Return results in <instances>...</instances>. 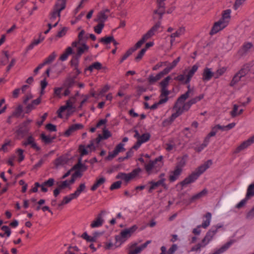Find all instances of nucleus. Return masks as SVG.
<instances>
[{
    "mask_svg": "<svg viewBox=\"0 0 254 254\" xmlns=\"http://www.w3.org/2000/svg\"><path fill=\"white\" fill-rule=\"evenodd\" d=\"M32 122V120L28 119L18 126L17 129L15 132L16 139H20L23 138L28 134L30 129V124Z\"/></svg>",
    "mask_w": 254,
    "mask_h": 254,
    "instance_id": "4",
    "label": "nucleus"
},
{
    "mask_svg": "<svg viewBox=\"0 0 254 254\" xmlns=\"http://www.w3.org/2000/svg\"><path fill=\"white\" fill-rule=\"evenodd\" d=\"M150 137L151 135L149 133L147 132L143 133L140 135L138 140H137L136 142L133 146V148H134L135 150H137L141 144L148 141L150 139Z\"/></svg>",
    "mask_w": 254,
    "mask_h": 254,
    "instance_id": "15",
    "label": "nucleus"
},
{
    "mask_svg": "<svg viewBox=\"0 0 254 254\" xmlns=\"http://www.w3.org/2000/svg\"><path fill=\"white\" fill-rule=\"evenodd\" d=\"M204 97L203 94H200L198 96H196L191 98L188 102L184 103V109L186 110H190V107L193 105L196 104L198 101L202 100Z\"/></svg>",
    "mask_w": 254,
    "mask_h": 254,
    "instance_id": "16",
    "label": "nucleus"
},
{
    "mask_svg": "<svg viewBox=\"0 0 254 254\" xmlns=\"http://www.w3.org/2000/svg\"><path fill=\"white\" fill-rule=\"evenodd\" d=\"M72 53V49L70 47L66 49L65 51L60 56V60L62 61H65L68 56Z\"/></svg>",
    "mask_w": 254,
    "mask_h": 254,
    "instance_id": "36",
    "label": "nucleus"
},
{
    "mask_svg": "<svg viewBox=\"0 0 254 254\" xmlns=\"http://www.w3.org/2000/svg\"><path fill=\"white\" fill-rule=\"evenodd\" d=\"M166 102H167L166 99H160V100L158 102L154 103L153 105H152L151 106H150V109L151 110H155L157 108L158 106L159 105L164 104Z\"/></svg>",
    "mask_w": 254,
    "mask_h": 254,
    "instance_id": "55",
    "label": "nucleus"
},
{
    "mask_svg": "<svg viewBox=\"0 0 254 254\" xmlns=\"http://www.w3.org/2000/svg\"><path fill=\"white\" fill-rule=\"evenodd\" d=\"M78 151L80 153V157L82 158V157L84 155H87L88 154V151L85 147V146L83 145H80L78 147Z\"/></svg>",
    "mask_w": 254,
    "mask_h": 254,
    "instance_id": "52",
    "label": "nucleus"
},
{
    "mask_svg": "<svg viewBox=\"0 0 254 254\" xmlns=\"http://www.w3.org/2000/svg\"><path fill=\"white\" fill-rule=\"evenodd\" d=\"M231 11L230 9H227L224 10L222 14V17L220 19L223 22H227V24H228L231 18Z\"/></svg>",
    "mask_w": 254,
    "mask_h": 254,
    "instance_id": "27",
    "label": "nucleus"
},
{
    "mask_svg": "<svg viewBox=\"0 0 254 254\" xmlns=\"http://www.w3.org/2000/svg\"><path fill=\"white\" fill-rule=\"evenodd\" d=\"M55 182V180L53 178H50L47 181H45L41 185H40V187L41 188L42 191L44 192H46L48 191V189L45 186H47L49 187H52L54 185Z\"/></svg>",
    "mask_w": 254,
    "mask_h": 254,
    "instance_id": "22",
    "label": "nucleus"
},
{
    "mask_svg": "<svg viewBox=\"0 0 254 254\" xmlns=\"http://www.w3.org/2000/svg\"><path fill=\"white\" fill-rule=\"evenodd\" d=\"M76 78V76H74L73 77L67 78L64 83V86L67 88L72 87L75 83V80Z\"/></svg>",
    "mask_w": 254,
    "mask_h": 254,
    "instance_id": "37",
    "label": "nucleus"
},
{
    "mask_svg": "<svg viewBox=\"0 0 254 254\" xmlns=\"http://www.w3.org/2000/svg\"><path fill=\"white\" fill-rule=\"evenodd\" d=\"M102 68V64L98 62H96L93 63L90 65H89L85 70H88L90 72H92L94 69L99 70L101 69Z\"/></svg>",
    "mask_w": 254,
    "mask_h": 254,
    "instance_id": "34",
    "label": "nucleus"
},
{
    "mask_svg": "<svg viewBox=\"0 0 254 254\" xmlns=\"http://www.w3.org/2000/svg\"><path fill=\"white\" fill-rule=\"evenodd\" d=\"M24 150L22 149L18 148L16 150V153L18 156V161L19 162H21L24 159V155H23Z\"/></svg>",
    "mask_w": 254,
    "mask_h": 254,
    "instance_id": "62",
    "label": "nucleus"
},
{
    "mask_svg": "<svg viewBox=\"0 0 254 254\" xmlns=\"http://www.w3.org/2000/svg\"><path fill=\"white\" fill-rule=\"evenodd\" d=\"M57 184L58 186L57 188L60 190L64 189L69 186V183H68L67 180H65L62 182H57Z\"/></svg>",
    "mask_w": 254,
    "mask_h": 254,
    "instance_id": "49",
    "label": "nucleus"
},
{
    "mask_svg": "<svg viewBox=\"0 0 254 254\" xmlns=\"http://www.w3.org/2000/svg\"><path fill=\"white\" fill-rule=\"evenodd\" d=\"M66 0H58L55 4L52 11L50 13V20L53 21L57 17L59 18L61 16V12L65 8Z\"/></svg>",
    "mask_w": 254,
    "mask_h": 254,
    "instance_id": "5",
    "label": "nucleus"
},
{
    "mask_svg": "<svg viewBox=\"0 0 254 254\" xmlns=\"http://www.w3.org/2000/svg\"><path fill=\"white\" fill-rule=\"evenodd\" d=\"M137 229L138 226L136 225H133L129 228L122 230L119 235L115 236L116 244L119 243L118 246H120L128 238H130Z\"/></svg>",
    "mask_w": 254,
    "mask_h": 254,
    "instance_id": "3",
    "label": "nucleus"
},
{
    "mask_svg": "<svg viewBox=\"0 0 254 254\" xmlns=\"http://www.w3.org/2000/svg\"><path fill=\"white\" fill-rule=\"evenodd\" d=\"M75 100V97H70V99L66 101V104L65 105V106H67L68 108V114L67 116H69L71 114H72L74 110L71 111V109H74V107L72 106L73 102H74Z\"/></svg>",
    "mask_w": 254,
    "mask_h": 254,
    "instance_id": "30",
    "label": "nucleus"
},
{
    "mask_svg": "<svg viewBox=\"0 0 254 254\" xmlns=\"http://www.w3.org/2000/svg\"><path fill=\"white\" fill-rule=\"evenodd\" d=\"M165 13V11H157V10H154L153 11V14H158L159 16V20L150 29H153L152 30V32L154 33L155 31H156L160 27L161 24V20L163 18V14Z\"/></svg>",
    "mask_w": 254,
    "mask_h": 254,
    "instance_id": "17",
    "label": "nucleus"
},
{
    "mask_svg": "<svg viewBox=\"0 0 254 254\" xmlns=\"http://www.w3.org/2000/svg\"><path fill=\"white\" fill-rule=\"evenodd\" d=\"M151 243V241H147L145 243L141 245L140 246L136 248L134 250L138 254L140 253L142 250L145 249L147 245Z\"/></svg>",
    "mask_w": 254,
    "mask_h": 254,
    "instance_id": "64",
    "label": "nucleus"
},
{
    "mask_svg": "<svg viewBox=\"0 0 254 254\" xmlns=\"http://www.w3.org/2000/svg\"><path fill=\"white\" fill-rule=\"evenodd\" d=\"M81 237L86 240L87 242H94L96 240V236L92 237H90L88 235L86 232L83 233L81 236Z\"/></svg>",
    "mask_w": 254,
    "mask_h": 254,
    "instance_id": "48",
    "label": "nucleus"
},
{
    "mask_svg": "<svg viewBox=\"0 0 254 254\" xmlns=\"http://www.w3.org/2000/svg\"><path fill=\"white\" fill-rule=\"evenodd\" d=\"M104 222V220L102 218V214H98L97 218L91 223L90 226L91 228H95L101 226Z\"/></svg>",
    "mask_w": 254,
    "mask_h": 254,
    "instance_id": "23",
    "label": "nucleus"
},
{
    "mask_svg": "<svg viewBox=\"0 0 254 254\" xmlns=\"http://www.w3.org/2000/svg\"><path fill=\"white\" fill-rule=\"evenodd\" d=\"M160 92V98H161V99H166L167 101L168 100V96L170 93V91L167 88H161Z\"/></svg>",
    "mask_w": 254,
    "mask_h": 254,
    "instance_id": "44",
    "label": "nucleus"
},
{
    "mask_svg": "<svg viewBox=\"0 0 254 254\" xmlns=\"http://www.w3.org/2000/svg\"><path fill=\"white\" fill-rule=\"evenodd\" d=\"M186 164L185 159L182 158L181 160L177 163L175 168L183 170L182 168L186 165Z\"/></svg>",
    "mask_w": 254,
    "mask_h": 254,
    "instance_id": "61",
    "label": "nucleus"
},
{
    "mask_svg": "<svg viewBox=\"0 0 254 254\" xmlns=\"http://www.w3.org/2000/svg\"><path fill=\"white\" fill-rule=\"evenodd\" d=\"M22 145L24 146L30 145L31 148L36 151H39L41 149L40 147L37 145L35 138L32 135H29L25 141H22Z\"/></svg>",
    "mask_w": 254,
    "mask_h": 254,
    "instance_id": "12",
    "label": "nucleus"
},
{
    "mask_svg": "<svg viewBox=\"0 0 254 254\" xmlns=\"http://www.w3.org/2000/svg\"><path fill=\"white\" fill-rule=\"evenodd\" d=\"M12 146L11 141L10 140H5L4 143L2 145L1 147L0 148V151H3V152H7L8 151L7 146Z\"/></svg>",
    "mask_w": 254,
    "mask_h": 254,
    "instance_id": "46",
    "label": "nucleus"
},
{
    "mask_svg": "<svg viewBox=\"0 0 254 254\" xmlns=\"http://www.w3.org/2000/svg\"><path fill=\"white\" fill-rule=\"evenodd\" d=\"M142 170L140 168L133 170L130 173L126 174L120 172L116 177L117 179H122L127 183L130 180L136 178L141 172Z\"/></svg>",
    "mask_w": 254,
    "mask_h": 254,
    "instance_id": "6",
    "label": "nucleus"
},
{
    "mask_svg": "<svg viewBox=\"0 0 254 254\" xmlns=\"http://www.w3.org/2000/svg\"><path fill=\"white\" fill-rule=\"evenodd\" d=\"M207 193V190L206 189H203L200 192L197 193V194L193 195L190 199V203H191L196 199H198L203 195H205Z\"/></svg>",
    "mask_w": 254,
    "mask_h": 254,
    "instance_id": "29",
    "label": "nucleus"
},
{
    "mask_svg": "<svg viewBox=\"0 0 254 254\" xmlns=\"http://www.w3.org/2000/svg\"><path fill=\"white\" fill-rule=\"evenodd\" d=\"M153 29H150L147 32L143 35L141 39L138 41L134 45L133 47L131 48L132 50H133V52L136 51L138 48H140L141 45L144 43V42L154 35V33L152 32Z\"/></svg>",
    "mask_w": 254,
    "mask_h": 254,
    "instance_id": "11",
    "label": "nucleus"
},
{
    "mask_svg": "<svg viewBox=\"0 0 254 254\" xmlns=\"http://www.w3.org/2000/svg\"><path fill=\"white\" fill-rule=\"evenodd\" d=\"M102 137L104 139H107L112 136V134L110 131H109L106 127L103 129V135Z\"/></svg>",
    "mask_w": 254,
    "mask_h": 254,
    "instance_id": "63",
    "label": "nucleus"
},
{
    "mask_svg": "<svg viewBox=\"0 0 254 254\" xmlns=\"http://www.w3.org/2000/svg\"><path fill=\"white\" fill-rule=\"evenodd\" d=\"M56 56V53L53 52L44 60L43 63L45 65L52 63L55 60Z\"/></svg>",
    "mask_w": 254,
    "mask_h": 254,
    "instance_id": "39",
    "label": "nucleus"
},
{
    "mask_svg": "<svg viewBox=\"0 0 254 254\" xmlns=\"http://www.w3.org/2000/svg\"><path fill=\"white\" fill-rule=\"evenodd\" d=\"M206 220L203 221L201 225H198L197 228L193 229L192 232L194 234L198 235L200 233V227L206 228L210 224L211 219V214L210 212H207L204 216Z\"/></svg>",
    "mask_w": 254,
    "mask_h": 254,
    "instance_id": "8",
    "label": "nucleus"
},
{
    "mask_svg": "<svg viewBox=\"0 0 254 254\" xmlns=\"http://www.w3.org/2000/svg\"><path fill=\"white\" fill-rule=\"evenodd\" d=\"M99 42L103 43L104 45H108L111 42H113L115 47H117V46L119 45V43L115 40L113 35L102 37L99 39Z\"/></svg>",
    "mask_w": 254,
    "mask_h": 254,
    "instance_id": "19",
    "label": "nucleus"
},
{
    "mask_svg": "<svg viewBox=\"0 0 254 254\" xmlns=\"http://www.w3.org/2000/svg\"><path fill=\"white\" fill-rule=\"evenodd\" d=\"M171 79L170 76H168L160 82L161 88H167L169 81Z\"/></svg>",
    "mask_w": 254,
    "mask_h": 254,
    "instance_id": "43",
    "label": "nucleus"
},
{
    "mask_svg": "<svg viewBox=\"0 0 254 254\" xmlns=\"http://www.w3.org/2000/svg\"><path fill=\"white\" fill-rule=\"evenodd\" d=\"M251 144L249 141L248 140H247L243 142H242L239 146H238L235 150L234 151V153H238L241 151L244 150V149L247 148Z\"/></svg>",
    "mask_w": 254,
    "mask_h": 254,
    "instance_id": "28",
    "label": "nucleus"
},
{
    "mask_svg": "<svg viewBox=\"0 0 254 254\" xmlns=\"http://www.w3.org/2000/svg\"><path fill=\"white\" fill-rule=\"evenodd\" d=\"M85 32L84 30H81L78 35V41H74L72 43V46L73 47H76L80 42H82V40H83V36L85 35Z\"/></svg>",
    "mask_w": 254,
    "mask_h": 254,
    "instance_id": "40",
    "label": "nucleus"
},
{
    "mask_svg": "<svg viewBox=\"0 0 254 254\" xmlns=\"http://www.w3.org/2000/svg\"><path fill=\"white\" fill-rule=\"evenodd\" d=\"M213 76H214V73L211 71L210 68L206 67L203 69L202 78L203 81H209Z\"/></svg>",
    "mask_w": 254,
    "mask_h": 254,
    "instance_id": "20",
    "label": "nucleus"
},
{
    "mask_svg": "<svg viewBox=\"0 0 254 254\" xmlns=\"http://www.w3.org/2000/svg\"><path fill=\"white\" fill-rule=\"evenodd\" d=\"M183 103L184 104L185 103L184 102ZM177 104H176V107H174V108H177L176 112L172 114V115L170 116V117L168 120H166L163 121V126H165L166 125H169V124H172V123L177 117H178L179 116L182 115L184 111H188L189 110H186L184 109V104L183 105V106H182V108L181 107L178 108ZM174 106H175V105H174Z\"/></svg>",
    "mask_w": 254,
    "mask_h": 254,
    "instance_id": "7",
    "label": "nucleus"
},
{
    "mask_svg": "<svg viewBox=\"0 0 254 254\" xmlns=\"http://www.w3.org/2000/svg\"><path fill=\"white\" fill-rule=\"evenodd\" d=\"M65 163L64 159L62 157L57 158L54 162L55 165L58 167L60 165H64Z\"/></svg>",
    "mask_w": 254,
    "mask_h": 254,
    "instance_id": "60",
    "label": "nucleus"
},
{
    "mask_svg": "<svg viewBox=\"0 0 254 254\" xmlns=\"http://www.w3.org/2000/svg\"><path fill=\"white\" fill-rule=\"evenodd\" d=\"M81 45V47L77 48V53L76 55L77 60L79 58L85 51H88L89 49V47L85 43H82Z\"/></svg>",
    "mask_w": 254,
    "mask_h": 254,
    "instance_id": "25",
    "label": "nucleus"
},
{
    "mask_svg": "<svg viewBox=\"0 0 254 254\" xmlns=\"http://www.w3.org/2000/svg\"><path fill=\"white\" fill-rule=\"evenodd\" d=\"M226 71V68L223 67L218 69L215 73H214V76L215 78H218L219 76L223 75Z\"/></svg>",
    "mask_w": 254,
    "mask_h": 254,
    "instance_id": "51",
    "label": "nucleus"
},
{
    "mask_svg": "<svg viewBox=\"0 0 254 254\" xmlns=\"http://www.w3.org/2000/svg\"><path fill=\"white\" fill-rule=\"evenodd\" d=\"M124 144L123 143L118 144L112 152H109L108 155L106 157V159L111 160L115 157L119 152L125 151L126 149L124 147Z\"/></svg>",
    "mask_w": 254,
    "mask_h": 254,
    "instance_id": "10",
    "label": "nucleus"
},
{
    "mask_svg": "<svg viewBox=\"0 0 254 254\" xmlns=\"http://www.w3.org/2000/svg\"><path fill=\"white\" fill-rule=\"evenodd\" d=\"M248 71L249 69L248 68V67H245L244 66L237 73L241 78H242L244 77L248 73Z\"/></svg>",
    "mask_w": 254,
    "mask_h": 254,
    "instance_id": "56",
    "label": "nucleus"
},
{
    "mask_svg": "<svg viewBox=\"0 0 254 254\" xmlns=\"http://www.w3.org/2000/svg\"><path fill=\"white\" fill-rule=\"evenodd\" d=\"M40 138L42 141L46 144H48L52 142L51 138L49 136L46 135L44 133H42L40 135Z\"/></svg>",
    "mask_w": 254,
    "mask_h": 254,
    "instance_id": "47",
    "label": "nucleus"
},
{
    "mask_svg": "<svg viewBox=\"0 0 254 254\" xmlns=\"http://www.w3.org/2000/svg\"><path fill=\"white\" fill-rule=\"evenodd\" d=\"M198 67L197 65H193L192 66L191 69L189 71L186 76L187 78L184 82V84H189L190 82L192 77L194 75V73L197 71Z\"/></svg>",
    "mask_w": 254,
    "mask_h": 254,
    "instance_id": "21",
    "label": "nucleus"
},
{
    "mask_svg": "<svg viewBox=\"0 0 254 254\" xmlns=\"http://www.w3.org/2000/svg\"><path fill=\"white\" fill-rule=\"evenodd\" d=\"M155 165L154 163L152 161H150L149 162L145 165V169L148 175L151 174V170Z\"/></svg>",
    "mask_w": 254,
    "mask_h": 254,
    "instance_id": "45",
    "label": "nucleus"
},
{
    "mask_svg": "<svg viewBox=\"0 0 254 254\" xmlns=\"http://www.w3.org/2000/svg\"><path fill=\"white\" fill-rule=\"evenodd\" d=\"M227 25L228 24H227V22H223L219 19L217 22L214 23L213 26L209 32V34L210 35L215 34L219 31L225 28Z\"/></svg>",
    "mask_w": 254,
    "mask_h": 254,
    "instance_id": "9",
    "label": "nucleus"
},
{
    "mask_svg": "<svg viewBox=\"0 0 254 254\" xmlns=\"http://www.w3.org/2000/svg\"><path fill=\"white\" fill-rule=\"evenodd\" d=\"M73 194L71 193L68 196H65L63 198V203L65 204L68 203L72 199L76 198L74 195H72Z\"/></svg>",
    "mask_w": 254,
    "mask_h": 254,
    "instance_id": "59",
    "label": "nucleus"
},
{
    "mask_svg": "<svg viewBox=\"0 0 254 254\" xmlns=\"http://www.w3.org/2000/svg\"><path fill=\"white\" fill-rule=\"evenodd\" d=\"M106 179L104 177L100 178L99 180H97L93 185L91 187V190L95 191L101 185L105 182Z\"/></svg>",
    "mask_w": 254,
    "mask_h": 254,
    "instance_id": "35",
    "label": "nucleus"
},
{
    "mask_svg": "<svg viewBox=\"0 0 254 254\" xmlns=\"http://www.w3.org/2000/svg\"><path fill=\"white\" fill-rule=\"evenodd\" d=\"M221 227V226H217L215 229L213 230L212 229L209 230L202 240L201 243H198L193 246L191 249V251L197 252L199 251L201 248L205 247L212 240L214 236L217 232L218 229Z\"/></svg>",
    "mask_w": 254,
    "mask_h": 254,
    "instance_id": "2",
    "label": "nucleus"
},
{
    "mask_svg": "<svg viewBox=\"0 0 254 254\" xmlns=\"http://www.w3.org/2000/svg\"><path fill=\"white\" fill-rule=\"evenodd\" d=\"M104 23L99 22L96 26L94 27V31L97 34H100L103 28L104 27Z\"/></svg>",
    "mask_w": 254,
    "mask_h": 254,
    "instance_id": "50",
    "label": "nucleus"
},
{
    "mask_svg": "<svg viewBox=\"0 0 254 254\" xmlns=\"http://www.w3.org/2000/svg\"><path fill=\"white\" fill-rule=\"evenodd\" d=\"M148 183L151 185L148 190L149 193H151L154 190L156 189L159 186H162L166 190H167L168 189L167 185L165 183H164L163 179L162 180H159L157 182L151 181L149 182Z\"/></svg>",
    "mask_w": 254,
    "mask_h": 254,
    "instance_id": "14",
    "label": "nucleus"
},
{
    "mask_svg": "<svg viewBox=\"0 0 254 254\" xmlns=\"http://www.w3.org/2000/svg\"><path fill=\"white\" fill-rule=\"evenodd\" d=\"M41 37V34H40L39 38L37 40H34L26 49V52H27L28 51L32 50L34 47L36 45H37L42 41H43L44 38Z\"/></svg>",
    "mask_w": 254,
    "mask_h": 254,
    "instance_id": "33",
    "label": "nucleus"
},
{
    "mask_svg": "<svg viewBox=\"0 0 254 254\" xmlns=\"http://www.w3.org/2000/svg\"><path fill=\"white\" fill-rule=\"evenodd\" d=\"M241 79V78L239 76V75H238V74L236 73L233 77V79H232L230 83V86L232 87L234 86L239 81H240Z\"/></svg>",
    "mask_w": 254,
    "mask_h": 254,
    "instance_id": "58",
    "label": "nucleus"
},
{
    "mask_svg": "<svg viewBox=\"0 0 254 254\" xmlns=\"http://www.w3.org/2000/svg\"><path fill=\"white\" fill-rule=\"evenodd\" d=\"M212 164L211 160H208L203 164L199 166L194 172H192L188 177L186 178L180 184L184 187L193 182H194L199 176L204 173Z\"/></svg>",
    "mask_w": 254,
    "mask_h": 254,
    "instance_id": "1",
    "label": "nucleus"
},
{
    "mask_svg": "<svg viewBox=\"0 0 254 254\" xmlns=\"http://www.w3.org/2000/svg\"><path fill=\"white\" fill-rule=\"evenodd\" d=\"M208 143L206 140L204 139L203 142L199 146L195 147L194 150L197 152H200L208 145Z\"/></svg>",
    "mask_w": 254,
    "mask_h": 254,
    "instance_id": "57",
    "label": "nucleus"
},
{
    "mask_svg": "<svg viewBox=\"0 0 254 254\" xmlns=\"http://www.w3.org/2000/svg\"><path fill=\"white\" fill-rule=\"evenodd\" d=\"M182 172V170L179 169H175V170L171 172V175H170L169 180L171 182L175 181L181 175Z\"/></svg>",
    "mask_w": 254,
    "mask_h": 254,
    "instance_id": "26",
    "label": "nucleus"
},
{
    "mask_svg": "<svg viewBox=\"0 0 254 254\" xmlns=\"http://www.w3.org/2000/svg\"><path fill=\"white\" fill-rule=\"evenodd\" d=\"M81 158L79 157L78 159V162L77 164L74 165L72 167V170H80L81 172H84L87 170V166H86L84 164H82L81 163Z\"/></svg>",
    "mask_w": 254,
    "mask_h": 254,
    "instance_id": "24",
    "label": "nucleus"
},
{
    "mask_svg": "<svg viewBox=\"0 0 254 254\" xmlns=\"http://www.w3.org/2000/svg\"><path fill=\"white\" fill-rule=\"evenodd\" d=\"M254 196V184L252 183L248 187L246 196L247 198H250Z\"/></svg>",
    "mask_w": 254,
    "mask_h": 254,
    "instance_id": "41",
    "label": "nucleus"
},
{
    "mask_svg": "<svg viewBox=\"0 0 254 254\" xmlns=\"http://www.w3.org/2000/svg\"><path fill=\"white\" fill-rule=\"evenodd\" d=\"M133 52H134L133 50H132L131 48L127 50L126 53L122 57L120 61V63H122L124 61L126 60L130 55L132 54Z\"/></svg>",
    "mask_w": 254,
    "mask_h": 254,
    "instance_id": "53",
    "label": "nucleus"
},
{
    "mask_svg": "<svg viewBox=\"0 0 254 254\" xmlns=\"http://www.w3.org/2000/svg\"><path fill=\"white\" fill-rule=\"evenodd\" d=\"M253 47V45L251 42H247L245 43L242 48L238 51V54L242 57L245 55L249 50Z\"/></svg>",
    "mask_w": 254,
    "mask_h": 254,
    "instance_id": "18",
    "label": "nucleus"
},
{
    "mask_svg": "<svg viewBox=\"0 0 254 254\" xmlns=\"http://www.w3.org/2000/svg\"><path fill=\"white\" fill-rule=\"evenodd\" d=\"M98 19L96 20L103 23L108 19V16L105 14V11H100L97 15Z\"/></svg>",
    "mask_w": 254,
    "mask_h": 254,
    "instance_id": "42",
    "label": "nucleus"
},
{
    "mask_svg": "<svg viewBox=\"0 0 254 254\" xmlns=\"http://www.w3.org/2000/svg\"><path fill=\"white\" fill-rule=\"evenodd\" d=\"M188 85L187 88L188 90L184 94L181 95L177 100L176 103H175V106H176L177 104H183L185 101L190 97V94L191 93V94H193V89H191L190 88V83L189 84H187Z\"/></svg>",
    "mask_w": 254,
    "mask_h": 254,
    "instance_id": "13",
    "label": "nucleus"
},
{
    "mask_svg": "<svg viewBox=\"0 0 254 254\" xmlns=\"http://www.w3.org/2000/svg\"><path fill=\"white\" fill-rule=\"evenodd\" d=\"M185 31V29L184 27H181L178 30H177L175 33H172L170 37L172 38L171 40V43H172L175 41L174 38L175 37H178L180 35L183 34Z\"/></svg>",
    "mask_w": 254,
    "mask_h": 254,
    "instance_id": "31",
    "label": "nucleus"
},
{
    "mask_svg": "<svg viewBox=\"0 0 254 254\" xmlns=\"http://www.w3.org/2000/svg\"><path fill=\"white\" fill-rule=\"evenodd\" d=\"M233 241L228 242L225 244H224L222 247H221L220 249H219L218 250H217L216 252H215L212 254H220L223 253L230 247V246L233 244Z\"/></svg>",
    "mask_w": 254,
    "mask_h": 254,
    "instance_id": "32",
    "label": "nucleus"
},
{
    "mask_svg": "<svg viewBox=\"0 0 254 254\" xmlns=\"http://www.w3.org/2000/svg\"><path fill=\"white\" fill-rule=\"evenodd\" d=\"M22 111H23V107H22V105H19L16 108L15 111L13 112L12 115L13 116H15L16 117H18L20 116V115L21 114Z\"/></svg>",
    "mask_w": 254,
    "mask_h": 254,
    "instance_id": "54",
    "label": "nucleus"
},
{
    "mask_svg": "<svg viewBox=\"0 0 254 254\" xmlns=\"http://www.w3.org/2000/svg\"><path fill=\"white\" fill-rule=\"evenodd\" d=\"M85 189L86 186L85 183L80 184L75 191L72 193L73 194L72 195H74L76 198L77 197L82 191H84Z\"/></svg>",
    "mask_w": 254,
    "mask_h": 254,
    "instance_id": "38",
    "label": "nucleus"
}]
</instances>
